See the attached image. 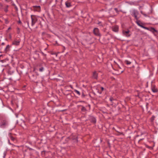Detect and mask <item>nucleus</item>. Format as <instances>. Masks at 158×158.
<instances>
[{"label": "nucleus", "instance_id": "nucleus-9", "mask_svg": "<svg viewBox=\"0 0 158 158\" xmlns=\"http://www.w3.org/2000/svg\"><path fill=\"white\" fill-rule=\"evenodd\" d=\"M93 77L94 78L97 79V78L98 74L96 72H94L93 73Z\"/></svg>", "mask_w": 158, "mask_h": 158}, {"label": "nucleus", "instance_id": "nucleus-27", "mask_svg": "<svg viewBox=\"0 0 158 158\" xmlns=\"http://www.w3.org/2000/svg\"><path fill=\"white\" fill-rule=\"evenodd\" d=\"M19 23H21V22L20 21H19Z\"/></svg>", "mask_w": 158, "mask_h": 158}, {"label": "nucleus", "instance_id": "nucleus-13", "mask_svg": "<svg viewBox=\"0 0 158 158\" xmlns=\"http://www.w3.org/2000/svg\"><path fill=\"white\" fill-rule=\"evenodd\" d=\"M9 135L10 138V139L12 140H14V139H15V138H14L12 136H11V134L10 133L9 134Z\"/></svg>", "mask_w": 158, "mask_h": 158}, {"label": "nucleus", "instance_id": "nucleus-26", "mask_svg": "<svg viewBox=\"0 0 158 158\" xmlns=\"http://www.w3.org/2000/svg\"><path fill=\"white\" fill-rule=\"evenodd\" d=\"M10 29H11V28H10V27H9V28H8V30H10Z\"/></svg>", "mask_w": 158, "mask_h": 158}, {"label": "nucleus", "instance_id": "nucleus-11", "mask_svg": "<svg viewBox=\"0 0 158 158\" xmlns=\"http://www.w3.org/2000/svg\"><path fill=\"white\" fill-rule=\"evenodd\" d=\"M152 91L154 93L157 92L158 91V89H156L154 87H152Z\"/></svg>", "mask_w": 158, "mask_h": 158}, {"label": "nucleus", "instance_id": "nucleus-10", "mask_svg": "<svg viewBox=\"0 0 158 158\" xmlns=\"http://www.w3.org/2000/svg\"><path fill=\"white\" fill-rule=\"evenodd\" d=\"M35 10L38 11H39L40 10V6H34Z\"/></svg>", "mask_w": 158, "mask_h": 158}, {"label": "nucleus", "instance_id": "nucleus-31", "mask_svg": "<svg viewBox=\"0 0 158 158\" xmlns=\"http://www.w3.org/2000/svg\"><path fill=\"white\" fill-rule=\"evenodd\" d=\"M27 24H28V25H29V23H28V22H27Z\"/></svg>", "mask_w": 158, "mask_h": 158}, {"label": "nucleus", "instance_id": "nucleus-23", "mask_svg": "<svg viewBox=\"0 0 158 158\" xmlns=\"http://www.w3.org/2000/svg\"><path fill=\"white\" fill-rule=\"evenodd\" d=\"M114 100V99L112 98H110V100L111 101H112Z\"/></svg>", "mask_w": 158, "mask_h": 158}, {"label": "nucleus", "instance_id": "nucleus-18", "mask_svg": "<svg viewBox=\"0 0 158 158\" xmlns=\"http://www.w3.org/2000/svg\"><path fill=\"white\" fill-rule=\"evenodd\" d=\"M44 70V68L43 67H41L40 68L39 70L40 72Z\"/></svg>", "mask_w": 158, "mask_h": 158}, {"label": "nucleus", "instance_id": "nucleus-1", "mask_svg": "<svg viewBox=\"0 0 158 158\" xmlns=\"http://www.w3.org/2000/svg\"><path fill=\"white\" fill-rule=\"evenodd\" d=\"M31 26H33L36 22L37 19L35 15H31Z\"/></svg>", "mask_w": 158, "mask_h": 158}, {"label": "nucleus", "instance_id": "nucleus-12", "mask_svg": "<svg viewBox=\"0 0 158 158\" xmlns=\"http://www.w3.org/2000/svg\"><path fill=\"white\" fill-rule=\"evenodd\" d=\"M65 4L66 7H69L71 6L70 4L69 3L66 2Z\"/></svg>", "mask_w": 158, "mask_h": 158}, {"label": "nucleus", "instance_id": "nucleus-25", "mask_svg": "<svg viewBox=\"0 0 158 158\" xmlns=\"http://www.w3.org/2000/svg\"><path fill=\"white\" fill-rule=\"evenodd\" d=\"M101 89H102V91L104 89V88L103 87H102L101 88Z\"/></svg>", "mask_w": 158, "mask_h": 158}, {"label": "nucleus", "instance_id": "nucleus-16", "mask_svg": "<svg viewBox=\"0 0 158 158\" xmlns=\"http://www.w3.org/2000/svg\"><path fill=\"white\" fill-rule=\"evenodd\" d=\"M81 110L82 111H85L86 110V109L84 107H82L81 108Z\"/></svg>", "mask_w": 158, "mask_h": 158}, {"label": "nucleus", "instance_id": "nucleus-19", "mask_svg": "<svg viewBox=\"0 0 158 158\" xmlns=\"http://www.w3.org/2000/svg\"><path fill=\"white\" fill-rule=\"evenodd\" d=\"M8 6H7V7L5 9H4V11L6 12L7 11H8V10H7V7Z\"/></svg>", "mask_w": 158, "mask_h": 158}, {"label": "nucleus", "instance_id": "nucleus-22", "mask_svg": "<svg viewBox=\"0 0 158 158\" xmlns=\"http://www.w3.org/2000/svg\"><path fill=\"white\" fill-rule=\"evenodd\" d=\"M152 31H155L156 30L154 28H152Z\"/></svg>", "mask_w": 158, "mask_h": 158}, {"label": "nucleus", "instance_id": "nucleus-2", "mask_svg": "<svg viewBox=\"0 0 158 158\" xmlns=\"http://www.w3.org/2000/svg\"><path fill=\"white\" fill-rule=\"evenodd\" d=\"M132 14L135 17V18L137 20L138 19L137 15L139 14L138 12L136 10H134L132 12Z\"/></svg>", "mask_w": 158, "mask_h": 158}, {"label": "nucleus", "instance_id": "nucleus-14", "mask_svg": "<svg viewBox=\"0 0 158 158\" xmlns=\"http://www.w3.org/2000/svg\"><path fill=\"white\" fill-rule=\"evenodd\" d=\"M125 62L127 64H131V62L129 61H128V60H125Z\"/></svg>", "mask_w": 158, "mask_h": 158}, {"label": "nucleus", "instance_id": "nucleus-5", "mask_svg": "<svg viewBox=\"0 0 158 158\" xmlns=\"http://www.w3.org/2000/svg\"><path fill=\"white\" fill-rule=\"evenodd\" d=\"M129 31L128 30L127 31H123V35L127 37H129L130 35L129 34Z\"/></svg>", "mask_w": 158, "mask_h": 158}, {"label": "nucleus", "instance_id": "nucleus-20", "mask_svg": "<svg viewBox=\"0 0 158 158\" xmlns=\"http://www.w3.org/2000/svg\"><path fill=\"white\" fill-rule=\"evenodd\" d=\"M93 123H95L96 122V120L94 118H93L92 121Z\"/></svg>", "mask_w": 158, "mask_h": 158}, {"label": "nucleus", "instance_id": "nucleus-17", "mask_svg": "<svg viewBox=\"0 0 158 158\" xmlns=\"http://www.w3.org/2000/svg\"><path fill=\"white\" fill-rule=\"evenodd\" d=\"M75 92H76V93H77L78 94H79V95H80V92H79V91H77V90H75Z\"/></svg>", "mask_w": 158, "mask_h": 158}, {"label": "nucleus", "instance_id": "nucleus-29", "mask_svg": "<svg viewBox=\"0 0 158 158\" xmlns=\"http://www.w3.org/2000/svg\"><path fill=\"white\" fill-rule=\"evenodd\" d=\"M99 93L100 94H101L102 92H99Z\"/></svg>", "mask_w": 158, "mask_h": 158}, {"label": "nucleus", "instance_id": "nucleus-33", "mask_svg": "<svg viewBox=\"0 0 158 158\" xmlns=\"http://www.w3.org/2000/svg\"><path fill=\"white\" fill-rule=\"evenodd\" d=\"M2 56V55H1L0 56Z\"/></svg>", "mask_w": 158, "mask_h": 158}, {"label": "nucleus", "instance_id": "nucleus-6", "mask_svg": "<svg viewBox=\"0 0 158 158\" xmlns=\"http://www.w3.org/2000/svg\"><path fill=\"white\" fill-rule=\"evenodd\" d=\"M8 124L6 120H3L1 122V126L3 127H5Z\"/></svg>", "mask_w": 158, "mask_h": 158}, {"label": "nucleus", "instance_id": "nucleus-30", "mask_svg": "<svg viewBox=\"0 0 158 158\" xmlns=\"http://www.w3.org/2000/svg\"><path fill=\"white\" fill-rule=\"evenodd\" d=\"M3 60H1V61H2V62H3Z\"/></svg>", "mask_w": 158, "mask_h": 158}, {"label": "nucleus", "instance_id": "nucleus-32", "mask_svg": "<svg viewBox=\"0 0 158 158\" xmlns=\"http://www.w3.org/2000/svg\"><path fill=\"white\" fill-rule=\"evenodd\" d=\"M56 56H57V55L56 54Z\"/></svg>", "mask_w": 158, "mask_h": 158}, {"label": "nucleus", "instance_id": "nucleus-4", "mask_svg": "<svg viewBox=\"0 0 158 158\" xmlns=\"http://www.w3.org/2000/svg\"><path fill=\"white\" fill-rule=\"evenodd\" d=\"M136 23H137V24L139 25V26L145 29H148V28L146 27H144V26H143L142 24V23H141L140 21H137V22H136Z\"/></svg>", "mask_w": 158, "mask_h": 158}, {"label": "nucleus", "instance_id": "nucleus-3", "mask_svg": "<svg viewBox=\"0 0 158 158\" xmlns=\"http://www.w3.org/2000/svg\"><path fill=\"white\" fill-rule=\"evenodd\" d=\"M94 33L96 35H100L98 29L97 28H95L94 30Z\"/></svg>", "mask_w": 158, "mask_h": 158}, {"label": "nucleus", "instance_id": "nucleus-8", "mask_svg": "<svg viewBox=\"0 0 158 158\" xmlns=\"http://www.w3.org/2000/svg\"><path fill=\"white\" fill-rule=\"evenodd\" d=\"M20 41L15 40L13 42V44L15 45H19Z\"/></svg>", "mask_w": 158, "mask_h": 158}, {"label": "nucleus", "instance_id": "nucleus-15", "mask_svg": "<svg viewBox=\"0 0 158 158\" xmlns=\"http://www.w3.org/2000/svg\"><path fill=\"white\" fill-rule=\"evenodd\" d=\"M155 118V117L154 116H153L152 117V118H151V121L152 122H153V120H154V119Z\"/></svg>", "mask_w": 158, "mask_h": 158}, {"label": "nucleus", "instance_id": "nucleus-34", "mask_svg": "<svg viewBox=\"0 0 158 158\" xmlns=\"http://www.w3.org/2000/svg\"><path fill=\"white\" fill-rule=\"evenodd\" d=\"M115 10H116L117 9H115Z\"/></svg>", "mask_w": 158, "mask_h": 158}, {"label": "nucleus", "instance_id": "nucleus-24", "mask_svg": "<svg viewBox=\"0 0 158 158\" xmlns=\"http://www.w3.org/2000/svg\"><path fill=\"white\" fill-rule=\"evenodd\" d=\"M9 47H10V46H9V45H7V46H6V49H7V48H9Z\"/></svg>", "mask_w": 158, "mask_h": 158}, {"label": "nucleus", "instance_id": "nucleus-28", "mask_svg": "<svg viewBox=\"0 0 158 158\" xmlns=\"http://www.w3.org/2000/svg\"><path fill=\"white\" fill-rule=\"evenodd\" d=\"M4 44V43H2V45H3V44Z\"/></svg>", "mask_w": 158, "mask_h": 158}, {"label": "nucleus", "instance_id": "nucleus-7", "mask_svg": "<svg viewBox=\"0 0 158 158\" xmlns=\"http://www.w3.org/2000/svg\"><path fill=\"white\" fill-rule=\"evenodd\" d=\"M112 30L114 32H117L118 30V27L117 26H115L113 27Z\"/></svg>", "mask_w": 158, "mask_h": 158}, {"label": "nucleus", "instance_id": "nucleus-21", "mask_svg": "<svg viewBox=\"0 0 158 158\" xmlns=\"http://www.w3.org/2000/svg\"><path fill=\"white\" fill-rule=\"evenodd\" d=\"M73 140L75 139V141H76V142H77V141L76 138H73Z\"/></svg>", "mask_w": 158, "mask_h": 158}]
</instances>
